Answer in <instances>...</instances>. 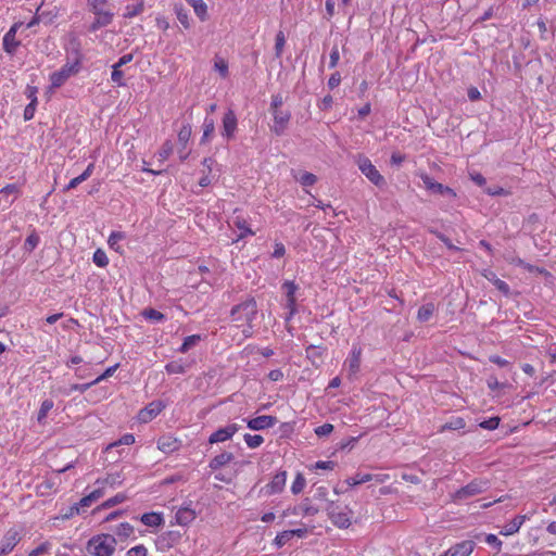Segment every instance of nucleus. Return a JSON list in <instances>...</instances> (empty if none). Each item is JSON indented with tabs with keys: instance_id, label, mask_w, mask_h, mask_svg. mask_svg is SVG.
<instances>
[{
	"instance_id": "14",
	"label": "nucleus",
	"mask_w": 556,
	"mask_h": 556,
	"mask_svg": "<svg viewBox=\"0 0 556 556\" xmlns=\"http://www.w3.org/2000/svg\"><path fill=\"white\" fill-rule=\"evenodd\" d=\"M237 116L232 110H228L223 117V130L222 136L227 140H230L235 137V132L237 130Z\"/></svg>"
},
{
	"instance_id": "47",
	"label": "nucleus",
	"mask_w": 556,
	"mask_h": 556,
	"mask_svg": "<svg viewBox=\"0 0 556 556\" xmlns=\"http://www.w3.org/2000/svg\"><path fill=\"white\" fill-rule=\"evenodd\" d=\"M286 43V38L282 31H278L276 35V41H275V54L277 58H280L282 55L283 47Z\"/></svg>"
},
{
	"instance_id": "40",
	"label": "nucleus",
	"mask_w": 556,
	"mask_h": 556,
	"mask_svg": "<svg viewBox=\"0 0 556 556\" xmlns=\"http://www.w3.org/2000/svg\"><path fill=\"white\" fill-rule=\"evenodd\" d=\"M200 340H201V336H199V334H192V336H189V337L185 338L181 346L179 348V352H181V353L188 352Z\"/></svg>"
},
{
	"instance_id": "9",
	"label": "nucleus",
	"mask_w": 556,
	"mask_h": 556,
	"mask_svg": "<svg viewBox=\"0 0 556 556\" xmlns=\"http://www.w3.org/2000/svg\"><path fill=\"white\" fill-rule=\"evenodd\" d=\"M270 113L274 118V124L270 126V130L277 136L283 135L291 118L290 111L276 110L270 111Z\"/></svg>"
},
{
	"instance_id": "29",
	"label": "nucleus",
	"mask_w": 556,
	"mask_h": 556,
	"mask_svg": "<svg viewBox=\"0 0 556 556\" xmlns=\"http://www.w3.org/2000/svg\"><path fill=\"white\" fill-rule=\"evenodd\" d=\"M174 12L177 16V20L179 21V23L186 28V29H189L190 28V17H189V14L187 12V10L184 8V5L181 3H175L174 4Z\"/></svg>"
},
{
	"instance_id": "34",
	"label": "nucleus",
	"mask_w": 556,
	"mask_h": 556,
	"mask_svg": "<svg viewBox=\"0 0 556 556\" xmlns=\"http://www.w3.org/2000/svg\"><path fill=\"white\" fill-rule=\"evenodd\" d=\"M293 177L304 187L313 186L317 181V177L308 172H303L300 175L294 174Z\"/></svg>"
},
{
	"instance_id": "25",
	"label": "nucleus",
	"mask_w": 556,
	"mask_h": 556,
	"mask_svg": "<svg viewBox=\"0 0 556 556\" xmlns=\"http://www.w3.org/2000/svg\"><path fill=\"white\" fill-rule=\"evenodd\" d=\"M140 520L147 527H160L164 522L163 515L155 511L143 514Z\"/></svg>"
},
{
	"instance_id": "26",
	"label": "nucleus",
	"mask_w": 556,
	"mask_h": 556,
	"mask_svg": "<svg viewBox=\"0 0 556 556\" xmlns=\"http://www.w3.org/2000/svg\"><path fill=\"white\" fill-rule=\"evenodd\" d=\"M420 179L422 180L424 187L432 192V193H439L442 192L444 186L440 182L434 181L432 177H430L426 173L419 174Z\"/></svg>"
},
{
	"instance_id": "10",
	"label": "nucleus",
	"mask_w": 556,
	"mask_h": 556,
	"mask_svg": "<svg viewBox=\"0 0 556 556\" xmlns=\"http://www.w3.org/2000/svg\"><path fill=\"white\" fill-rule=\"evenodd\" d=\"M361 357L362 348L358 345H353L348 358L344 362V366L348 368V376L350 379L355 378L359 372Z\"/></svg>"
},
{
	"instance_id": "3",
	"label": "nucleus",
	"mask_w": 556,
	"mask_h": 556,
	"mask_svg": "<svg viewBox=\"0 0 556 556\" xmlns=\"http://www.w3.org/2000/svg\"><path fill=\"white\" fill-rule=\"evenodd\" d=\"M106 3L108 0H87L90 11L96 16L94 21L90 25L91 31H96L112 23L114 13L106 9Z\"/></svg>"
},
{
	"instance_id": "15",
	"label": "nucleus",
	"mask_w": 556,
	"mask_h": 556,
	"mask_svg": "<svg viewBox=\"0 0 556 556\" xmlns=\"http://www.w3.org/2000/svg\"><path fill=\"white\" fill-rule=\"evenodd\" d=\"M277 424V418L269 415H262L249 419L247 425L251 430H264L274 427Z\"/></svg>"
},
{
	"instance_id": "60",
	"label": "nucleus",
	"mask_w": 556,
	"mask_h": 556,
	"mask_svg": "<svg viewBox=\"0 0 556 556\" xmlns=\"http://www.w3.org/2000/svg\"><path fill=\"white\" fill-rule=\"evenodd\" d=\"M118 476H114V475H110L108 476L105 479L101 480V479H98L96 481V484H102V485H105V484H110V485H115V484H119L121 481L118 480Z\"/></svg>"
},
{
	"instance_id": "21",
	"label": "nucleus",
	"mask_w": 556,
	"mask_h": 556,
	"mask_svg": "<svg viewBox=\"0 0 556 556\" xmlns=\"http://www.w3.org/2000/svg\"><path fill=\"white\" fill-rule=\"evenodd\" d=\"M91 387L92 386L90 384V382L81 383V384L74 383L68 387H58L52 392L55 393L56 395L70 396L74 391H79V392L84 393Z\"/></svg>"
},
{
	"instance_id": "56",
	"label": "nucleus",
	"mask_w": 556,
	"mask_h": 556,
	"mask_svg": "<svg viewBox=\"0 0 556 556\" xmlns=\"http://www.w3.org/2000/svg\"><path fill=\"white\" fill-rule=\"evenodd\" d=\"M485 542L494 547L497 552L502 548V541L495 534H486Z\"/></svg>"
},
{
	"instance_id": "42",
	"label": "nucleus",
	"mask_w": 556,
	"mask_h": 556,
	"mask_svg": "<svg viewBox=\"0 0 556 556\" xmlns=\"http://www.w3.org/2000/svg\"><path fill=\"white\" fill-rule=\"evenodd\" d=\"M92 261L93 263L99 266V267H105L108 264H109V258H108V255L106 253L101 250V249H98L94 253H93V256H92Z\"/></svg>"
},
{
	"instance_id": "58",
	"label": "nucleus",
	"mask_w": 556,
	"mask_h": 556,
	"mask_svg": "<svg viewBox=\"0 0 556 556\" xmlns=\"http://www.w3.org/2000/svg\"><path fill=\"white\" fill-rule=\"evenodd\" d=\"M147 555H148V551L143 545H137V546L130 548L126 553V556H147Z\"/></svg>"
},
{
	"instance_id": "23",
	"label": "nucleus",
	"mask_w": 556,
	"mask_h": 556,
	"mask_svg": "<svg viewBox=\"0 0 556 556\" xmlns=\"http://www.w3.org/2000/svg\"><path fill=\"white\" fill-rule=\"evenodd\" d=\"M157 447L164 453H172L179 447V442L173 437L164 435L159 439Z\"/></svg>"
},
{
	"instance_id": "1",
	"label": "nucleus",
	"mask_w": 556,
	"mask_h": 556,
	"mask_svg": "<svg viewBox=\"0 0 556 556\" xmlns=\"http://www.w3.org/2000/svg\"><path fill=\"white\" fill-rule=\"evenodd\" d=\"M258 308L254 298H249L245 301L235 305L230 311L231 320L239 323L242 326V333L245 338L253 334V320L257 315Z\"/></svg>"
},
{
	"instance_id": "36",
	"label": "nucleus",
	"mask_w": 556,
	"mask_h": 556,
	"mask_svg": "<svg viewBox=\"0 0 556 556\" xmlns=\"http://www.w3.org/2000/svg\"><path fill=\"white\" fill-rule=\"evenodd\" d=\"M53 405L52 400L47 399L42 401L37 416V420L39 422H42L46 419L48 413L53 408Z\"/></svg>"
},
{
	"instance_id": "43",
	"label": "nucleus",
	"mask_w": 556,
	"mask_h": 556,
	"mask_svg": "<svg viewBox=\"0 0 556 556\" xmlns=\"http://www.w3.org/2000/svg\"><path fill=\"white\" fill-rule=\"evenodd\" d=\"M132 532H134V528L128 522L119 523L115 530V534L121 538H128L132 534Z\"/></svg>"
},
{
	"instance_id": "49",
	"label": "nucleus",
	"mask_w": 556,
	"mask_h": 556,
	"mask_svg": "<svg viewBox=\"0 0 556 556\" xmlns=\"http://www.w3.org/2000/svg\"><path fill=\"white\" fill-rule=\"evenodd\" d=\"M117 367H118V364H116V365H114V366H111V367L106 368V369L104 370V372H103L102 375H100L98 378H96L94 380H92V381L90 382V384H91V386H96V384L100 383L102 380H105V379H108L109 377L113 376V375H114V372L116 371Z\"/></svg>"
},
{
	"instance_id": "54",
	"label": "nucleus",
	"mask_w": 556,
	"mask_h": 556,
	"mask_svg": "<svg viewBox=\"0 0 556 556\" xmlns=\"http://www.w3.org/2000/svg\"><path fill=\"white\" fill-rule=\"evenodd\" d=\"M340 60V52L338 46H333L329 55V67L334 68Z\"/></svg>"
},
{
	"instance_id": "27",
	"label": "nucleus",
	"mask_w": 556,
	"mask_h": 556,
	"mask_svg": "<svg viewBox=\"0 0 556 556\" xmlns=\"http://www.w3.org/2000/svg\"><path fill=\"white\" fill-rule=\"evenodd\" d=\"M186 2L193 8L200 21L204 22L207 20V5L203 0H186Z\"/></svg>"
},
{
	"instance_id": "51",
	"label": "nucleus",
	"mask_w": 556,
	"mask_h": 556,
	"mask_svg": "<svg viewBox=\"0 0 556 556\" xmlns=\"http://www.w3.org/2000/svg\"><path fill=\"white\" fill-rule=\"evenodd\" d=\"M500 425V418L498 417H491L486 420H483L479 424V426L486 430H494Z\"/></svg>"
},
{
	"instance_id": "24",
	"label": "nucleus",
	"mask_w": 556,
	"mask_h": 556,
	"mask_svg": "<svg viewBox=\"0 0 556 556\" xmlns=\"http://www.w3.org/2000/svg\"><path fill=\"white\" fill-rule=\"evenodd\" d=\"M232 225L240 230L237 240L254 235V231L248 226L247 220L241 216H235L232 218Z\"/></svg>"
},
{
	"instance_id": "39",
	"label": "nucleus",
	"mask_w": 556,
	"mask_h": 556,
	"mask_svg": "<svg viewBox=\"0 0 556 556\" xmlns=\"http://www.w3.org/2000/svg\"><path fill=\"white\" fill-rule=\"evenodd\" d=\"M142 316L146 318V319H149V320H152V321H155V323H160V321H163L165 319V315L154 308H147L142 312Z\"/></svg>"
},
{
	"instance_id": "20",
	"label": "nucleus",
	"mask_w": 556,
	"mask_h": 556,
	"mask_svg": "<svg viewBox=\"0 0 556 556\" xmlns=\"http://www.w3.org/2000/svg\"><path fill=\"white\" fill-rule=\"evenodd\" d=\"M527 516L525 515H518L513 520H510L508 523L504 525L500 531L501 535L509 536L515 533H517L523 522L526 521Z\"/></svg>"
},
{
	"instance_id": "38",
	"label": "nucleus",
	"mask_w": 556,
	"mask_h": 556,
	"mask_svg": "<svg viewBox=\"0 0 556 556\" xmlns=\"http://www.w3.org/2000/svg\"><path fill=\"white\" fill-rule=\"evenodd\" d=\"M165 370L169 375L184 374L186 371V367L181 361H173L166 364Z\"/></svg>"
},
{
	"instance_id": "13",
	"label": "nucleus",
	"mask_w": 556,
	"mask_h": 556,
	"mask_svg": "<svg viewBox=\"0 0 556 556\" xmlns=\"http://www.w3.org/2000/svg\"><path fill=\"white\" fill-rule=\"evenodd\" d=\"M282 289L286 293V307L289 309V319L296 313L295 292L298 290V286L293 281L288 280L283 282Z\"/></svg>"
},
{
	"instance_id": "17",
	"label": "nucleus",
	"mask_w": 556,
	"mask_h": 556,
	"mask_svg": "<svg viewBox=\"0 0 556 556\" xmlns=\"http://www.w3.org/2000/svg\"><path fill=\"white\" fill-rule=\"evenodd\" d=\"M162 409L163 405L161 402H152L139 412V420L142 422H149L155 418Z\"/></svg>"
},
{
	"instance_id": "48",
	"label": "nucleus",
	"mask_w": 556,
	"mask_h": 556,
	"mask_svg": "<svg viewBox=\"0 0 556 556\" xmlns=\"http://www.w3.org/2000/svg\"><path fill=\"white\" fill-rule=\"evenodd\" d=\"M126 500V495L123 494V493H118L116 494L115 496L106 500L103 504H102V507L103 508H111L113 506H116L123 502H125Z\"/></svg>"
},
{
	"instance_id": "6",
	"label": "nucleus",
	"mask_w": 556,
	"mask_h": 556,
	"mask_svg": "<svg viewBox=\"0 0 556 556\" xmlns=\"http://www.w3.org/2000/svg\"><path fill=\"white\" fill-rule=\"evenodd\" d=\"M489 481L484 479H475L467 485L457 490L454 494L455 501H462L478 495L489 489Z\"/></svg>"
},
{
	"instance_id": "19",
	"label": "nucleus",
	"mask_w": 556,
	"mask_h": 556,
	"mask_svg": "<svg viewBox=\"0 0 556 556\" xmlns=\"http://www.w3.org/2000/svg\"><path fill=\"white\" fill-rule=\"evenodd\" d=\"M475 548L472 541H463L450 547L446 553L447 556H469Z\"/></svg>"
},
{
	"instance_id": "22",
	"label": "nucleus",
	"mask_w": 556,
	"mask_h": 556,
	"mask_svg": "<svg viewBox=\"0 0 556 556\" xmlns=\"http://www.w3.org/2000/svg\"><path fill=\"white\" fill-rule=\"evenodd\" d=\"M235 456L230 452H223L215 457H213L208 464L211 470H218L222 467L228 465L231 460H233Z\"/></svg>"
},
{
	"instance_id": "4",
	"label": "nucleus",
	"mask_w": 556,
	"mask_h": 556,
	"mask_svg": "<svg viewBox=\"0 0 556 556\" xmlns=\"http://www.w3.org/2000/svg\"><path fill=\"white\" fill-rule=\"evenodd\" d=\"M326 511L329 519L336 527L346 529L351 526L353 511L348 506H341L338 503L330 502Z\"/></svg>"
},
{
	"instance_id": "16",
	"label": "nucleus",
	"mask_w": 556,
	"mask_h": 556,
	"mask_svg": "<svg viewBox=\"0 0 556 556\" xmlns=\"http://www.w3.org/2000/svg\"><path fill=\"white\" fill-rule=\"evenodd\" d=\"M20 26L21 23L13 24L9 31L3 36V50L9 54H13L20 46V41L15 39V35Z\"/></svg>"
},
{
	"instance_id": "37",
	"label": "nucleus",
	"mask_w": 556,
	"mask_h": 556,
	"mask_svg": "<svg viewBox=\"0 0 556 556\" xmlns=\"http://www.w3.org/2000/svg\"><path fill=\"white\" fill-rule=\"evenodd\" d=\"M306 485V480L301 472L296 473L294 481L291 484V492L293 494H300Z\"/></svg>"
},
{
	"instance_id": "64",
	"label": "nucleus",
	"mask_w": 556,
	"mask_h": 556,
	"mask_svg": "<svg viewBox=\"0 0 556 556\" xmlns=\"http://www.w3.org/2000/svg\"><path fill=\"white\" fill-rule=\"evenodd\" d=\"M486 384L489 387L490 390L494 391V390H497V389H502L503 388V383H501L496 377L494 376H490L488 379H486Z\"/></svg>"
},
{
	"instance_id": "63",
	"label": "nucleus",
	"mask_w": 556,
	"mask_h": 556,
	"mask_svg": "<svg viewBox=\"0 0 556 556\" xmlns=\"http://www.w3.org/2000/svg\"><path fill=\"white\" fill-rule=\"evenodd\" d=\"M341 83V75L339 72H334L333 74H331V76L329 77L328 79V87L330 89H334L336 87H338Z\"/></svg>"
},
{
	"instance_id": "61",
	"label": "nucleus",
	"mask_w": 556,
	"mask_h": 556,
	"mask_svg": "<svg viewBox=\"0 0 556 556\" xmlns=\"http://www.w3.org/2000/svg\"><path fill=\"white\" fill-rule=\"evenodd\" d=\"M39 243V237L35 233L29 235L25 240V248L34 250Z\"/></svg>"
},
{
	"instance_id": "44",
	"label": "nucleus",
	"mask_w": 556,
	"mask_h": 556,
	"mask_svg": "<svg viewBox=\"0 0 556 556\" xmlns=\"http://www.w3.org/2000/svg\"><path fill=\"white\" fill-rule=\"evenodd\" d=\"M294 536V532H291L289 530L282 531L278 533L275 538V544L278 547L283 546L287 542H289Z\"/></svg>"
},
{
	"instance_id": "18",
	"label": "nucleus",
	"mask_w": 556,
	"mask_h": 556,
	"mask_svg": "<svg viewBox=\"0 0 556 556\" xmlns=\"http://www.w3.org/2000/svg\"><path fill=\"white\" fill-rule=\"evenodd\" d=\"M197 517V513L194 509L190 507V505L180 507L175 516L176 522L179 526H188L190 525Z\"/></svg>"
},
{
	"instance_id": "11",
	"label": "nucleus",
	"mask_w": 556,
	"mask_h": 556,
	"mask_svg": "<svg viewBox=\"0 0 556 556\" xmlns=\"http://www.w3.org/2000/svg\"><path fill=\"white\" fill-rule=\"evenodd\" d=\"M239 429L240 427L237 424H229L219 428L210 435L208 443L216 444L228 441L238 432Z\"/></svg>"
},
{
	"instance_id": "30",
	"label": "nucleus",
	"mask_w": 556,
	"mask_h": 556,
	"mask_svg": "<svg viewBox=\"0 0 556 556\" xmlns=\"http://www.w3.org/2000/svg\"><path fill=\"white\" fill-rule=\"evenodd\" d=\"M483 276L489 281H491L497 290H500L501 292H503L506 295L509 293V291H510L509 286L504 280L498 279L493 271H491V270L485 271Z\"/></svg>"
},
{
	"instance_id": "53",
	"label": "nucleus",
	"mask_w": 556,
	"mask_h": 556,
	"mask_svg": "<svg viewBox=\"0 0 556 556\" xmlns=\"http://www.w3.org/2000/svg\"><path fill=\"white\" fill-rule=\"evenodd\" d=\"M135 443V437L130 433L124 434L117 442H114L108 446V448H112L114 446L124 444V445H131Z\"/></svg>"
},
{
	"instance_id": "32",
	"label": "nucleus",
	"mask_w": 556,
	"mask_h": 556,
	"mask_svg": "<svg viewBox=\"0 0 556 556\" xmlns=\"http://www.w3.org/2000/svg\"><path fill=\"white\" fill-rule=\"evenodd\" d=\"M466 426V422L464 418L462 417H453L451 420L445 422L441 428L440 432H444L446 430H460L464 429Z\"/></svg>"
},
{
	"instance_id": "2",
	"label": "nucleus",
	"mask_w": 556,
	"mask_h": 556,
	"mask_svg": "<svg viewBox=\"0 0 556 556\" xmlns=\"http://www.w3.org/2000/svg\"><path fill=\"white\" fill-rule=\"evenodd\" d=\"M116 548V540L111 534H100L87 543V552L92 556H112Z\"/></svg>"
},
{
	"instance_id": "62",
	"label": "nucleus",
	"mask_w": 556,
	"mask_h": 556,
	"mask_svg": "<svg viewBox=\"0 0 556 556\" xmlns=\"http://www.w3.org/2000/svg\"><path fill=\"white\" fill-rule=\"evenodd\" d=\"M3 194H12L14 199L20 194V188L16 184L7 185L2 190Z\"/></svg>"
},
{
	"instance_id": "35",
	"label": "nucleus",
	"mask_w": 556,
	"mask_h": 556,
	"mask_svg": "<svg viewBox=\"0 0 556 556\" xmlns=\"http://www.w3.org/2000/svg\"><path fill=\"white\" fill-rule=\"evenodd\" d=\"M174 146L170 140H166L161 149L156 153V157L160 162L166 161L169 155L173 153Z\"/></svg>"
},
{
	"instance_id": "41",
	"label": "nucleus",
	"mask_w": 556,
	"mask_h": 556,
	"mask_svg": "<svg viewBox=\"0 0 556 556\" xmlns=\"http://www.w3.org/2000/svg\"><path fill=\"white\" fill-rule=\"evenodd\" d=\"M243 438L250 448H256L264 442V438L260 434L245 433Z\"/></svg>"
},
{
	"instance_id": "59",
	"label": "nucleus",
	"mask_w": 556,
	"mask_h": 556,
	"mask_svg": "<svg viewBox=\"0 0 556 556\" xmlns=\"http://www.w3.org/2000/svg\"><path fill=\"white\" fill-rule=\"evenodd\" d=\"M49 548H50V544L45 542V543L40 544L38 547L30 551L27 556H41L45 553H47L49 551Z\"/></svg>"
},
{
	"instance_id": "7",
	"label": "nucleus",
	"mask_w": 556,
	"mask_h": 556,
	"mask_svg": "<svg viewBox=\"0 0 556 556\" xmlns=\"http://www.w3.org/2000/svg\"><path fill=\"white\" fill-rule=\"evenodd\" d=\"M79 61L73 63L67 62L59 71L50 75L51 86L53 88L61 87L70 77L74 76L79 72Z\"/></svg>"
},
{
	"instance_id": "55",
	"label": "nucleus",
	"mask_w": 556,
	"mask_h": 556,
	"mask_svg": "<svg viewBox=\"0 0 556 556\" xmlns=\"http://www.w3.org/2000/svg\"><path fill=\"white\" fill-rule=\"evenodd\" d=\"M215 70L223 76L227 77L228 75V64L225 60L218 59L214 64Z\"/></svg>"
},
{
	"instance_id": "28",
	"label": "nucleus",
	"mask_w": 556,
	"mask_h": 556,
	"mask_svg": "<svg viewBox=\"0 0 556 556\" xmlns=\"http://www.w3.org/2000/svg\"><path fill=\"white\" fill-rule=\"evenodd\" d=\"M202 127H203V135L201 138V143H206L212 139L214 131H215L214 119L210 116H206L203 121Z\"/></svg>"
},
{
	"instance_id": "52",
	"label": "nucleus",
	"mask_w": 556,
	"mask_h": 556,
	"mask_svg": "<svg viewBox=\"0 0 556 556\" xmlns=\"http://www.w3.org/2000/svg\"><path fill=\"white\" fill-rule=\"evenodd\" d=\"M191 136V127L184 126L178 132V140L184 147L188 143Z\"/></svg>"
},
{
	"instance_id": "57",
	"label": "nucleus",
	"mask_w": 556,
	"mask_h": 556,
	"mask_svg": "<svg viewBox=\"0 0 556 556\" xmlns=\"http://www.w3.org/2000/svg\"><path fill=\"white\" fill-rule=\"evenodd\" d=\"M332 431H333V426L331 424H324L321 426H318L315 429V433L318 437H326V435L330 434Z\"/></svg>"
},
{
	"instance_id": "8",
	"label": "nucleus",
	"mask_w": 556,
	"mask_h": 556,
	"mask_svg": "<svg viewBox=\"0 0 556 556\" xmlns=\"http://www.w3.org/2000/svg\"><path fill=\"white\" fill-rule=\"evenodd\" d=\"M287 482V471L282 470L277 472L271 481L263 486L260 491L261 494L265 496H270L274 494H279L285 490Z\"/></svg>"
},
{
	"instance_id": "46",
	"label": "nucleus",
	"mask_w": 556,
	"mask_h": 556,
	"mask_svg": "<svg viewBox=\"0 0 556 556\" xmlns=\"http://www.w3.org/2000/svg\"><path fill=\"white\" fill-rule=\"evenodd\" d=\"M125 238V235L119 231H114L110 235L108 243L115 251H119L118 242Z\"/></svg>"
},
{
	"instance_id": "12",
	"label": "nucleus",
	"mask_w": 556,
	"mask_h": 556,
	"mask_svg": "<svg viewBox=\"0 0 556 556\" xmlns=\"http://www.w3.org/2000/svg\"><path fill=\"white\" fill-rule=\"evenodd\" d=\"M21 541L20 532L16 529H10L0 541V556L10 554Z\"/></svg>"
},
{
	"instance_id": "5",
	"label": "nucleus",
	"mask_w": 556,
	"mask_h": 556,
	"mask_svg": "<svg viewBox=\"0 0 556 556\" xmlns=\"http://www.w3.org/2000/svg\"><path fill=\"white\" fill-rule=\"evenodd\" d=\"M355 163L361 173L376 187L381 188L386 185L384 177L379 173V170L367 156L363 154L356 155Z\"/></svg>"
},
{
	"instance_id": "31",
	"label": "nucleus",
	"mask_w": 556,
	"mask_h": 556,
	"mask_svg": "<svg viewBox=\"0 0 556 556\" xmlns=\"http://www.w3.org/2000/svg\"><path fill=\"white\" fill-rule=\"evenodd\" d=\"M434 311H435V306L433 303L424 304L419 307V309L417 312V319L420 323H426L432 317Z\"/></svg>"
},
{
	"instance_id": "33",
	"label": "nucleus",
	"mask_w": 556,
	"mask_h": 556,
	"mask_svg": "<svg viewBox=\"0 0 556 556\" xmlns=\"http://www.w3.org/2000/svg\"><path fill=\"white\" fill-rule=\"evenodd\" d=\"M374 477L371 473H356L353 477L346 479V483L351 486L359 485L362 483H366L372 481Z\"/></svg>"
},
{
	"instance_id": "50",
	"label": "nucleus",
	"mask_w": 556,
	"mask_h": 556,
	"mask_svg": "<svg viewBox=\"0 0 556 556\" xmlns=\"http://www.w3.org/2000/svg\"><path fill=\"white\" fill-rule=\"evenodd\" d=\"M283 102L285 98L281 93L273 94L269 111L281 110Z\"/></svg>"
},
{
	"instance_id": "45",
	"label": "nucleus",
	"mask_w": 556,
	"mask_h": 556,
	"mask_svg": "<svg viewBox=\"0 0 556 556\" xmlns=\"http://www.w3.org/2000/svg\"><path fill=\"white\" fill-rule=\"evenodd\" d=\"M111 79L114 84H116L117 86H125V80H124V73L123 71L113 65L112 66V73H111Z\"/></svg>"
}]
</instances>
